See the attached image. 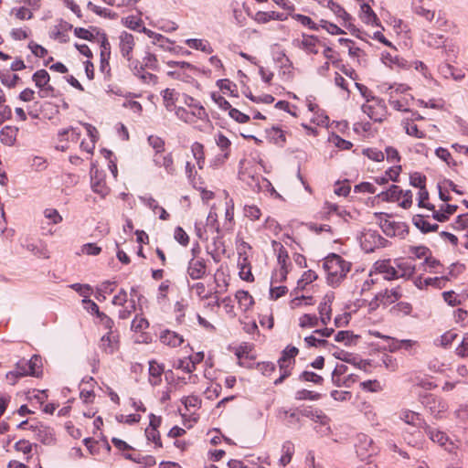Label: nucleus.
I'll use <instances>...</instances> for the list:
<instances>
[{
    "mask_svg": "<svg viewBox=\"0 0 468 468\" xmlns=\"http://www.w3.org/2000/svg\"><path fill=\"white\" fill-rule=\"evenodd\" d=\"M319 324V319L315 314H305L300 318L299 325L302 328L315 327Z\"/></svg>",
    "mask_w": 468,
    "mask_h": 468,
    "instance_id": "052dcab7",
    "label": "nucleus"
},
{
    "mask_svg": "<svg viewBox=\"0 0 468 468\" xmlns=\"http://www.w3.org/2000/svg\"><path fill=\"white\" fill-rule=\"evenodd\" d=\"M361 336L359 335H356L353 331L346 330V331H338L335 335V340L339 343H344L346 346H356L357 340Z\"/></svg>",
    "mask_w": 468,
    "mask_h": 468,
    "instance_id": "c756f323",
    "label": "nucleus"
},
{
    "mask_svg": "<svg viewBox=\"0 0 468 468\" xmlns=\"http://www.w3.org/2000/svg\"><path fill=\"white\" fill-rule=\"evenodd\" d=\"M255 368L261 372L262 375L270 377L276 370V366L272 362H258Z\"/></svg>",
    "mask_w": 468,
    "mask_h": 468,
    "instance_id": "338daca9",
    "label": "nucleus"
},
{
    "mask_svg": "<svg viewBox=\"0 0 468 468\" xmlns=\"http://www.w3.org/2000/svg\"><path fill=\"white\" fill-rule=\"evenodd\" d=\"M29 376L41 378L43 375L42 357L39 355H33L30 359L27 360Z\"/></svg>",
    "mask_w": 468,
    "mask_h": 468,
    "instance_id": "c85d7f7f",
    "label": "nucleus"
},
{
    "mask_svg": "<svg viewBox=\"0 0 468 468\" xmlns=\"http://www.w3.org/2000/svg\"><path fill=\"white\" fill-rule=\"evenodd\" d=\"M155 40H153V44L158 46L164 51L176 52V47L174 42L165 36L159 34Z\"/></svg>",
    "mask_w": 468,
    "mask_h": 468,
    "instance_id": "3c124183",
    "label": "nucleus"
},
{
    "mask_svg": "<svg viewBox=\"0 0 468 468\" xmlns=\"http://www.w3.org/2000/svg\"><path fill=\"white\" fill-rule=\"evenodd\" d=\"M299 379L301 381H305V382H313L316 385H322L323 382H324V378L313 371H303L300 376H299Z\"/></svg>",
    "mask_w": 468,
    "mask_h": 468,
    "instance_id": "5fc2aeb1",
    "label": "nucleus"
},
{
    "mask_svg": "<svg viewBox=\"0 0 468 468\" xmlns=\"http://www.w3.org/2000/svg\"><path fill=\"white\" fill-rule=\"evenodd\" d=\"M178 92L174 89H165L162 91L164 104L167 110H172L178 97Z\"/></svg>",
    "mask_w": 468,
    "mask_h": 468,
    "instance_id": "49530a36",
    "label": "nucleus"
},
{
    "mask_svg": "<svg viewBox=\"0 0 468 468\" xmlns=\"http://www.w3.org/2000/svg\"><path fill=\"white\" fill-rule=\"evenodd\" d=\"M351 262L344 260L336 253H330L324 258L323 267L327 273L328 285L335 288L340 285L351 270Z\"/></svg>",
    "mask_w": 468,
    "mask_h": 468,
    "instance_id": "f257e3e1",
    "label": "nucleus"
},
{
    "mask_svg": "<svg viewBox=\"0 0 468 468\" xmlns=\"http://www.w3.org/2000/svg\"><path fill=\"white\" fill-rule=\"evenodd\" d=\"M155 149L156 151L153 157L155 165L159 167L163 166L168 174L174 175L176 173V167L174 165L172 153L168 152L166 148Z\"/></svg>",
    "mask_w": 468,
    "mask_h": 468,
    "instance_id": "9d476101",
    "label": "nucleus"
},
{
    "mask_svg": "<svg viewBox=\"0 0 468 468\" xmlns=\"http://www.w3.org/2000/svg\"><path fill=\"white\" fill-rule=\"evenodd\" d=\"M329 9L340 19H342V26L350 27L352 26V16L338 4L330 1L328 3Z\"/></svg>",
    "mask_w": 468,
    "mask_h": 468,
    "instance_id": "7c9ffc66",
    "label": "nucleus"
},
{
    "mask_svg": "<svg viewBox=\"0 0 468 468\" xmlns=\"http://www.w3.org/2000/svg\"><path fill=\"white\" fill-rule=\"evenodd\" d=\"M140 64L143 68V72L134 74L144 83H153L155 84L157 82V77L150 72L145 71V69L151 70H158L159 65L157 58L154 54L146 51L144 57L143 58V61H140Z\"/></svg>",
    "mask_w": 468,
    "mask_h": 468,
    "instance_id": "6e6552de",
    "label": "nucleus"
},
{
    "mask_svg": "<svg viewBox=\"0 0 468 468\" xmlns=\"http://www.w3.org/2000/svg\"><path fill=\"white\" fill-rule=\"evenodd\" d=\"M246 159L242 158L239 163L238 177L240 181L246 183L252 190L260 189L259 176L251 175L244 168Z\"/></svg>",
    "mask_w": 468,
    "mask_h": 468,
    "instance_id": "aec40b11",
    "label": "nucleus"
},
{
    "mask_svg": "<svg viewBox=\"0 0 468 468\" xmlns=\"http://www.w3.org/2000/svg\"><path fill=\"white\" fill-rule=\"evenodd\" d=\"M25 248L27 249V250L32 252L35 256H37L38 258H43V259L49 258V251L42 242H39V244L33 243V242H27L25 245Z\"/></svg>",
    "mask_w": 468,
    "mask_h": 468,
    "instance_id": "4c0bfd02",
    "label": "nucleus"
},
{
    "mask_svg": "<svg viewBox=\"0 0 468 468\" xmlns=\"http://www.w3.org/2000/svg\"><path fill=\"white\" fill-rule=\"evenodd\" d=\"M374 216L379 220V227L388 237L398 236L400 239H405L410 232L409 225L406 222L389 221L388 218H391V214L376 212Z\"/></svg>",
    "mask_w": 468,
    "mask_h": 468,
    "instance_id": "7ed1b4c3",
    "label": "nucleus"
},
{
    "mask_svg": "<svg viewBox=\"0 0 468 468\" xmlns=\"http://www.w3.org/2000/svg\"><path fill=\"white\" fill-rule=\"evenodd\" d=\"M185 44L195 50L201 51L206 54L213 53V48L207 39L204 38H187L185 40Z\"/></svg>",
    "mask_w": 468,
    "mask_h": 468,
    "instance_id": "393cba45",
    "label": "nucleus"
},
{
    "mask_svg": "<svg viewBox=\"0 0 468 468\" xmlns=\"http://www.w3.org/2000/svg\"><path fill=\"white\" fill-rule=\"evenodd\" d=\"M87 9L93 12L97 16L109 19H115L117 17V14L108 8L99 6L93 4L91 1L87 3Z\"/></svg>",
    "mask_w": 468,
    "mask_h": 468,
    "instance_id": "e433bc0d",
    "label": "nucleus"
},
{
    "mask_svg": "<svg viewBox=\"0 0 468 468\" xmlns=\"http://www.w3.org/2000/svg\"><path fill=\"white\" fill-rule=\"evenodd\" d=\"M360 18L367 25L380 26L377 15L367 4H362L360 5Z\"/></svg>",
    "mask_w": 468,
    "mask_h": 468,
    "instance_id": "2f4dec72",
    "label": "nucleus"
},
{
    "mask_svg": "<svg viewBox=\"0 0 468 468\" xmlns=\"http://www.w3.org/2000/svg\"><path fill=\"white\" fill-rule=\"evenodd\" d=\"M414 101V97L412 95L408 96H399L396 97L395 95H390L388 97V104L396 111L407 112H410V104Z\"/></svg>",
    "mask_w": 468,
    "mask_h": 468,
    "instance_id": "5701e85b",
    "label": "nucleus"
},
{
    "mask_svg": "<svg viewBox=\"0 0 468 468\" xmlns=\"http://www.w3.org/2000/svg\"><path fill=\"white\" fill-rule=\"evenodd\" d=\"M253 349V345L249 344L247 342L241 343L235 350V355L239 359V365L243 367L244 364L241 362L243 357L255 359L254 356H250V352Z\"/></svg>",
    "mask_w": 468,
    "mask_h": 468,
    "instance_id": "a19ab883",
    "label": "nucleus"
},
{
    "mask_svg": "<svg viewBox=\"0 0 468 468\" xmlns=\"http://www.w3.org/2000/svg\"><path fill=\"white\" fill-rule=\"evenodd\" d=\"M142 12L138 11L137 16H128L126 17L122 18V24L133 31H140L143 27V20L141 19Z\"/></svg>",
    "mask_w": 468,
    "mask_h": 468,
    "instance_id": "c9c22d12",
    "label": "nucleus"
},
{
    "mask_svg": "<svg viewBox=\"0 0 468 468\" xmlns=\"http://www.w3.org/2000/svg\"><path fill=\"white\" fill-rule=\"evenodd\" d=\"M419 401L436 419L441 418V413L445 412L448 409L447 403L441 398L431 393H420Z\"/></svg>",
    "mask_w": 468,
    "mask_h": 468,
    "instance_id": "39448f33",
    "label": "nucleus"
},
{
    "mask_svg": "<svg viewBox=\"0 0 468 468\" xmlns=\"http://www.w3.org/2000/svg\"><path fill=\"white\" fill-rule=\"evenodd\" d=\"M435 154L443 160L449 166H456L457 163L452 157L448 148H435Z\"/></svg>",
    "mask_w": 468,
    "mask_h": 468,
    "instance_id": "680f3d73",
    "label": "nucleus"
},
{
    "mask_svg": "<svg viewBox=\"0 0 468 468\" xmlns=\"http://www.w3.org/2000/svg\"><path fill=\"white\" fill-rule=\"evenodd\" d=\"M135 46L134 37L131 33L122 31L119 35V49L122 57L128 61V67L133 74L143 72L140 60L133 57V50Z\"/></svg>",
    "mask_w": 468,
    "mask_h": 468,
    "instance_id": "f03ea898",
    "label": "nucleus"
},
{
    "mask_svg": "<svg viewBox=\"0 0 468 468\" xmlns=\"http://www.w3.org/2000/svg\"><path fill=\"white\" fill-rule=\"evenodd\" d=\"M149 327L148 320L143 316V314H136L132 321L131 329L134 332H142Z\"/></svg>",
    "mask_w": 468,
    "mask_h": 468,
    "instance_id": "603ef678",
    "label": "nucleus"
},
{
    "mask_svg": "<svg viewBox=\"0 0 468 468\" xmlns=\"http://www.w3.org/2000/svg\"><path fill=\"white\" fill-rule=\"evenodd\" d=\"M337 351H335L333 356L341 361H344L346 363L351 364L360 369H363L367 371V367L370 366V360H364L361 358H358L356 356H354L352 353L346 352L343 349L336 348Z\"/></svg>",
    "mask_w": 468,
    "mask_h": 468,
    "instance_id": "ddd939ff",
    "label": "nucleus"
},
{
    "mask_svg": "<svg viewBox=\"0 0 468 468\" xmlns=\"http://www.w3.org/2000/svg\"><path fill=\"white\" fill-rule=\"evenodd\" d=\"M322 395L320 393L307 390V389H300L296 391L295 393V399L297 400H303V399H309V400H318L321 399Z\"/></svg>",
    "mask_w": 468,
    "mask_h": 468,
    "instance_id": "bf43d9fd",
    "label": "nucleus"
},
{
    "mask_svg": "<svg viewBox=\"0 0 468 468\" xmlns=\"http://www.w3.org/2000/svg\"><path fill=\"white\" fill-rule=\"evenodd\" d=\"M442 48V54L445 57L446 61H454L459 53V47L453 41H447L445 39L444 44L441 47Z\"/></svg>",
    "mask_w": 468,
    "mask_h": 468,
    "instance_id": "f704fd0d",
    "label": "nucleus"
},
{
    "mask_svg": "<svg viewBox=\"0 0 468 468\" xmlns=\"http://www.w3.org/2000/svg\"><path fill=\"white\" fill-rule=\"evenodd\" d=\"M424 216L418 214L413 216L412 223L413 225L420 230L421 233L427 234L430 232H436L439 229L438 224H431L427 220L424 219Z\"/></svg>",
    "mask_w": 468,
    "mask_h": 468,
    "instance_id": "a878e982",
    "label": "nucleus"
},
{
    "mask_svg": "<svg viewBox=\"0 0 468 468\" xmlns=\"http://www.w3.org/2000/svg\"><path fill=\"white\" fill-rule=\"evenodd\" d=\"M389 259L378 261L374 263L375 271L384 274V279L387 281L399 279V271L390 264Z\"/></svg>",
    "mask_w": 468,
    "mask_h": 468,
    "instance_id": "a211bd4d",
    "label": "nucleus"
},
{
    "mask_svg": "<svg viewBox=\"0 0 468 468\" xmlns=\"http://www.w3.org/2000/svg\"><path fill=\"white\" fill-rule=\"evenodd\" d=\"M304 342H305L307 347L322 346V347H328L329 349L337 348L336 346L329 343L327 340L319 339V338L314 337V335H309V336L304 337Z\"/></svg>",
    "mask_w": 468,
    "mask_h": 468,
    "instance_id": "09e8293b",
    "label": "nucleus"
},
{
    "mask_svg": "<svg viewBox=\"0 0 468 468\" xmlns=\"http://www.w3.org/2000/svg\"><path fill=\"white\" fill-rule=\"evenodd\" d=\"M396 267L399 271V278H410L415 273V266L408 261H395Z\"/></svg>",
    "mask_w": 468,
    "mask_h": 468,
    "instance_id": "58836bf2",
    "label": "nucleus"
},
{
    "mask_svg": "<svg viewBox=\"0 0 468 468\" xmlns=\"http://www.w3.org/2000/svg\"><path fill=\"white\" fill-rule=\"evenodd\" d=\"M425 433L433 442H437L440 446L443 447L449 452L452 451L454 444L445 432L435 430L429 425L428 428L425 430Z\"/></svg>",
    "mask_w": 468,
    "mask_h": 468,
    "instance_id": "2eb2a0df",
    "label": "nucleus"
},
{
    "mask_svg": "<svg viewBox=\"0 0 468 468\" xmlns=\"http://www.w3.org/2000/svg\"><path fill=\"white\" fill-rule=\"evenodd\" d=\"M266 138L269 140V143L273 144H280L286 142V134L284 131H282L278 126H272L269 129H266Z\"/></svg>",
    "mask_w": 468,
    "mask_h": 468,
    "instance_id": "473e14b6",
    "label": "nucleus"
},
{
    "mask_svg": "<svg viewBox=\"0 0 468 468\" xmlns=\"http://www.w3.org/2000/svg\"><path fill=\"white\" fill-rule=\"evenodd\" d=\"M283 19H284V14L274 12V11L258 12L256 14V20L261 23H267L270 20L282 21Z\"/></svg>",
    "mask_w": 468,
    "mask_h": 468,
    "instance_id": "de8ad7c7",
    "label": "nucleus"
},
{
    "mask_svg": "<svg viewBox=\"0 0 468 468\" xmlns=\"http://www.w3.org/2000/svg\"><path fill=\"white\" fill-rule=\"evenodd\" d=\"M427 177L420 172H414L410 176V184L419 189L426 187Z\"/></svg>",
    "mask_w": 468,
    "mask_h": 468,
    "instance_id": "13d9d810",
    "label": "nucleus"
},
{
    "mask_svg": "<svg viewBox=\"0 0 468 468\" xmlns=\"http://www.w3.org/2000/svg\"><path fill=\"white\" fill-rule=\"evenodd\" d=\"M33 421L35 423H31L28 430L34 431L36 439L43 444H51L54 441L52 430L37 420Z\"/></svg>",
    "mask_w": 468,
    "mask_h": 468,
    "instance_id": "f8f14e48",
    "label": "nucleus"
},
{
    "mask_svg": "<svg viewBox=\"0 0 468 468\" xmlns=\"http://www.w3.org/2000/svg\"><path fill=\"white\" fill-rule=\"evenodd\" d=\"M176 114L179 118L184 119L186 122H192L194 118L197 117L202 122H205L207 125H208L207 114L203 106L199 104L193 105V112L190 113L186 112L185 109H178Z\"/></svg>",
    "mask_w": 468,
    "mask_h": 468,
    "instance_id": "dca6fc26",
    "label": "nucleus"
},
{
    "mask_svg": "<svg viewBox=\"0 0 468 468\" xmlns=\"http://www.w3.org/2000/svg\"><path fill=\"white\" fill-rule=\"evenodd\" d=\"M90 185L93 192L105 197L109 193V187L105 181V173L99 170L98 167L92 164L90 167Z\"/></svg>",
    "mask_w": 468,
    "mask_h": 468,
    "instance_id": "1a4fd4ad",
    "label": "nucleus"
},
{
    "mask_svg": "<svg viewBox=\"0 0 468 468\" xmlns=\"http://www.w3.org/2000/svg\"><path fill=\"white\" fill-rule=\"evenodd\" d=\"M36 86L39 89L38 95L40 98L48 97L53 92V88L48 85L49 74L45 69L37 70L32 77Z\"/></svg>",
    "mask_w": 468,
    "mask_h": 468,
    "instance_id": "9b49d317",
    "label": "nucleus"
},
{
    "mask_svg": "<svg viewBox=\"0 0 468 468\" xmlns=\"http://www.w3.org/2000/svg\"><path fill=\"white\" fill-rule=\"evenodd\" d=\"M362 112L374 122H381L387 115V106L385 101L378 98H371L361 106Z\"/></svg>",
    "mask_w": 468,
    "mask_h": 468,
    "instance_id": "0eeeda50",
    "label": "nucleus"
},
{
    "mask_svg": "<svg viewBox=\"0 0 468 468\" xmlns=\"http://www.w3.org/2000/svg\"><path fill=\"white\" fill-rule=\"evenodd\" d=\"M362 154L376 162L383 161L385 158L384 153L378 148H363Z\"/></svg>",
    "mask_w": 468,
    "mask_h": 468,
    "instance_id": "69168bd1",
    "label": "nucleus"
},
{
    "mask_svg": "<svg viewBox=\"0 0 468 468\" xmlns=\"http://www.w3.org/2000/svg\"><path fill=\"white\" fill-rule=\"evenodd\" d=\"M279 417L282 419L289 418L287 426L292 427L300 422V412L297 408L286 410L282 408L279 410Z\"/></svg>",
    "mask_w": 468,
    "mask_h": 468,
    "instance_id": "72a5a7b5",
    "label": "nucleus"
},
{
    "mask_svg": "<svg viewBox=\"0 0 468 468\" xmlns=\"http://www.w3.org/2000/svg\"><path fill=\"white\" fill-rule=\"evenodd\" d=\"M238 266L239 268V277L241 280L251 282L254 281V276L251 272V265L246 252L239 251Z\"/></svg>",
    "mask_w": 468,
    "mask_h": 468,
    "instance_id": "412c9836",
    "label": "nucleus"
},
{
    "mask_svg": "<svg viewBox=\"0 0 468 468\" xmlns=\"http://www.w3.org/2000/svg\"><path fill=\"white\" fill-rule=\"evenodd\" d=\"M412 5L417 15L424 17L428 21H431L434 17V12L425 8L422 5H418L417 0H413Z\"/></svg>",
    "mask_w": 468,
    "mask_h": 468,
    "instance_id": "e2e57ef3",
    "label": "nucleus"
},
{
    "mask_svg": "<svg viewBox=\"0 0 468 468\" xmlns=\"http://www.w3.org/2000/svg\"><path fill=\"white\" fill-rule=\"evenodd\" d=\"M160 340L163 344L173 347L179 346L184 343V338L181 335L168 329L161 333Z\"/></svg>",
    "mask_w": 468,
    "mask_h": 468,
    "instance_id": "cd10ccee",
    "label": "nucleus"
},
{
    "mask_svg": "<svg viewBox=\"0 0 468 468\" xmlns=\"http://www.w3.org/2000/svg\"><path fill=\"white\" fill-rule=\"evenodd\" d=\"M403 127L406 131V133L410 136L422 138L424 135L423 132L420 131L418 126L413 122H410L409 120L403 122Z\"/></svg>",
    "mask_w": 468,
    "mask_h": 468,
    "instance_id": "0e129e2a",
    "label": "nucleus"
},
{
    "mask_svg": "<svg viewBox=\"0 0 468 468\" xmlns=\"http://www.w3.org/2000/svg\"><path fill=\"white\" fill-rule=\"evenodd\" d=\"M449 281L448 276H441V277H428L424 279L423 284L425 287L432 286L438 289H441L446 285V282Z\"/></svg>",
    "mask_w": 468,
    "mask_h": 468,
    "instance_id": "864d4df0",
    "label": "nucleus"
},
{
    "mask_svg": "<svg viewBox=\"0 0 468 468\" xmlns=\"http://www.w3.org/2000/svg\"><path fill=\"white\" fill-rule=\"evenodd\" d=\"M455 354L462 358L468 357V333H466L460 345L455 349Z\"/></svg>",
    "mask_w": 468,
    "mask_h": 468,
    "instance_id": "774afa93",
    "label": "nucleus"
},
{
    "mask_svg": "<svg viewBox=\"0 0 468 468\" xmlns=\"http://www.w3.org/2000/svg\"><path fill=\"white\" fill-rule=\"evenodd\" d=\"M149 383L155 387L161 384L162 375L165 373V365L159 364L156 360L149 361Z\"/></svg>",
    "mask_w": 468,
    "mask_h": 468,
    "instance_id": "4be33fe9",
    "label": "nucleus"
},
{
    "mask_svg": "<svg viewBox=\"0 0 468 468\" xmlns=\"http://www.w3.org/2000/svg\"><path fill=\"white\" fill-rule=\"evenodd\" d=\"M376 238L377 230L369 229L362 235L360 238V244L365 252L370 253L376 250Z\"/></svg>",
    "mask_w": 468,
    "mask_h": 468,
    "instance_id": "bb28decb",
    "label": "nucleus"
},
{
    "mask_svg": "<svg viewBox=\"0 0 468 468\" xmlns=\"http://www.w3.org/2000/svg\"><path fill=\"white\" fill-rule=\"evenodd\" d=\"M101 341L102 343V348L106 353L113 354L117 349L118 341H116L112 335V329L111 331L108 330L107 334L102 335Z\"/></svg>",
    "mask_w": 468,
    "mask_h": 468,
    "instance_id": "ea45409f",
    "label": "nucleus"
},
{
    "mask_svg": "<svg viewBox=\"0 0 468 468\" xmlns=\"http://www.w3.org/2000/svg\"><path fill=\"white\" fill-rule=\"evenodd\" d=\"M166 65L171 69L176 68L175 70L168 71L169 76L186 82L193 80V74L198 70L195 65L186 61L169 60Z\"/></svg>",
    "mask_w": 468,
    "mask_h": 468,
    "instance_id": "423d86ee",
    "label": "nucleus"
},
{
    "mask_svg": "<svg viewBox=\"0 0 468 468\" xmlns=\"http://www.w3.org/2000/svg\"><path fill=\"white\" fill-rule=\"evenodd\" d=\"M292 44L307 55H317L324 47V43L317 37L308 34H302L295 37Z\"/></svg>",
    "mask_w": 468,
    "mask_h": 468,
    "instance_id": "20e7f679",
    "label": "nucleus"
},
{
    "mask_svg": "<svg viewBox=\"0 0 468 468\" xmlns=\"http://www.w3.org/2000/svg\"><path fill=\"white\" fill-rule=\"evenodd\" d=\"M412 312V305L407 302H399L389 309L393 316L410 315Z\"/></svg>",
    "mask_w": 468,
    "mask_h": 468,
    "instance_id": "c03bdc74",
    "label": "nucleus"
},
{
    "mask_svg": "<svg viewBox=\"0 0 468 468\" xmlns=\"http://www.w3.org/2000/svg\"><path fill=\"white\" fill-rule=\"evenodd\" d=\"M187 274L192 280H200L207 274V263L203 258H192L188 261Z\"/></svg>",
    "mask_w": 468,
    "mask_h": 468,
    "instance_id": "4468645a",
    "label": "nucleus"
},
{
    "mask_svg": "<svg viewBox=\"0 0 468 468\" xmlns=\"http://www.w3.org/2000/svg\"><path fill=\"white\" fill-rule=\"evenodd\" d=\"M235 297L239 306L243 307L244 311L249 310L254 304V299L248 291L239 290L236 292Z\"/></svg>",
    "mask_w": 468,
    "mask_h": 468,
    "instance_id": "79ce46f5",
    "label": "nucleus"
},
{
    "mask_svg": "<svg viewBox=\"0 0 468 468\" xmlns=\"http://www.w3.org/2000/svg\"><path fill=\"white\" fill-rule=\"evenodd\" d=\"M452 228L458 231L467 229L465 237H468V212L457 216L454 222L452 224Z\"/></svg>",
    "mask_w": 468,
    "mask_h": 468,
    "instance_id": "6e6d98bb",
    "label": "nucleus"
},
{
    "mask_svg": "<svg viewBox=\"0 0 468 468\" xmlns=\"http://www.w3.org/2000/svg\"><path fill=\"white\" fill-rule=\"evenodd\" d=\"M292 18L295 19L297 22H299L303 27H308L309 29L315 30V31L319 30V24L314 23L311 19V17H309L307 16L301 15V14H294L292 16Z\"/></svg>",
    "mask_w": 468,
    "mask_h": 468,
    "instance_id": "4d7b16f0",
    "label": "nucleus"
},
{
    "mask_svg": "<svg viewBox=\"0 0 468 468\" xmlns=\"http://www.w3.org/2000/svg\"><path fill=\"white\" fill-rule=\"evenodd\" d=\"M400 419L407 424L411 425L418 429H422L424 431L429 424L425 421L422 415L413 410H405L400 413Z\"/></svg>",
    "mask_w": 468,
    "mask_h": 468,
    "instance_id": "f3484780",
    "label": "nucleus"
},
{
    "mask_svg": "<svg viewBox=\"0 0 468 468\" xmlns=\"http://www.w3.org/2000/svg\"><path fill=\"white\" fill-rule=\"evenodd\" d=\"M283 455L280 458L279 463L282 466L285 467L292 461L294 453V445L292 441H286L282 444Z\"/></svg>",
    "mask_w": 468,
    "mask_h": 468,
    "instance_id": "37998d69",
    "label": "nucleus"
},
{
    "mask_svg": "<svg viewBox=\"0 0 468 468\" xmlns=\"http://www.w3.org/2000/svg\"><path fill=\"white\" fill-rule=\"evenodd\" d=\"M416 101H417L418 106H420V107L429 108V109H433V110H442L445 105L444 101L441 98H437V99L432 98L428 101H425L423 99H418Z\"/></svg>",
    "mask_w": 468,
    "mask_h": 468,
    "instance_id": "a18cd8bd",
    "label": "nucleus"
},
{
    "mask_svg": "<svg viewBox=\"0 0 468 468\" xmlns=\"http://www.w3.org/2000/svg\"><path fill=\"white\" fill-rule=\"evenodd\" d=\"M335 299V293L330 292L326 293L318 306L320 314V321L323 324L326 325L331 320L332 308L331 304Z\"/></svg>",
    "mask_w": 468,
    "mask_h": 468,
    "instance_id": "6ab92c4d",
    "label": "nucleus"
},
{
    "mask_svg": "<svg viewBox=\"0 0 468 468\" xmlns=\"http://www.w3.org/2000/svg\"><path fill=\"white\" fill-rule=\"evenodd\" d=\"M420 38L425 45L432 48H440L446 39L443 35L435 34L429 30H423Z\"/></svg>",
    "mask_w": 468,
    "mask_h": 468,
    "instance_id": "b1692460",
    "label": "nucleus"
},
{
    "mask_svg": "<svg viewBox=\"0 0 468 468\" xmlns=\"http://www.w3.org/2000/svg\"><path fill=\"white\" fill-rule=\"evenodd\" d=\"M410 90H411V88L407 84L394 83L388 87V97L390 95H395L396 97L408 96V95H410L408 93V91Z\"/></svg>",
    "mask_w": 468,
    "mask_h": 468,
    "instance_id": "8fccbe9b",
    "label": "nucleus"
}]
</instances>
